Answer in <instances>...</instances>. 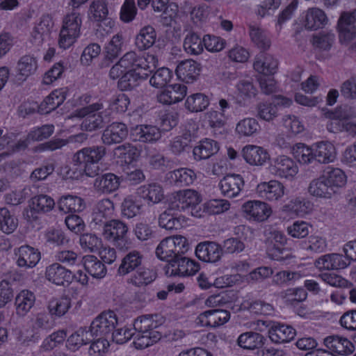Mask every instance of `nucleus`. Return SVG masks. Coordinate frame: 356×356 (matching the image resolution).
Returning a JSON list of instances; mask_svg holds the SVG:
<instances>
[{
  "label": "nucleus",
  "instance_id": "nucleus-1",
  "mask_svg": "<svg viewBox=\"0 0 356 356\" xmlns=\"http://www.w3.org/2000/svg\"><path fill=\"white\" fill-rule=\"evenodd\" d=\"M163 323V318L158 314L144 315L135 319V335L132 338L136 348L144 349L160 341L162 334L158 329Z\"/></svg>",
  "mask_w": 356,
  "mask_h": 356
},
{
  "label": "nucleus",
  "instance_id": "nucleus-2",
  "mask_svg": "<svg viewBox=\"0 0 356 356\" xmlns=\"http://www.w3.org/2000/svg\"><path fill=\"white\" fill-rule=\"evenodd\" d=\"M106 149L104 145L84 147L76 152L72 162L79 168L83 170L86 176L95 177L99 175L101 169L99 161L104 157Z\"/></svg>",
  "mask_w": 356,
  "mask_h": 356
},
{
  "label": "nucleus",
  "instance_id": "nucleus-3",
  "mask_svg": "<svg viewBox=\"0 0 356 356\" xmlns=\"http://www.w3.org/2000/svg\"><path fill=\"white\" fill-rule=\"evenodd\" d=\"M189 249L186 237L178 235L163 239L156 249V254L161 260L170 264L184 254Z\"/></svg>",
  "mask_w": 356,
  "mask_h": 356
},
{
  "label": "nucleus",
  "instance_id": "nucleus-4",
  "mask_svg": "<svg viewBox=\"0 0 356 356\" xmlns=\"http://www.w3.org/2000/svg\"><path fill=\"white\" fill-rule=\"evenodd\" d=\"M82 19L79 13L73 11L67 14L63 19L58 45L64 49L71 47L79 37Z\"/></svg>",
  "mask_w": 356,
  "mask_h": 356
},
{
  "label": "nucleus",
  "instance_id": "nucleus-5",
  "mask_svg": "<svg viewBox=\"0 0 356 356\" xmlns=\"http://www.w3.org/2000/svg\"><path fill=\"white\" fill-rule=\"evenodd\" d=\"M200 197L198 193L192 189L181 190L173 193L168 200V208L178 213L191 209V213L195 216H200L193 211L200 202Z\"/></svg>",
  "mask_w": 356,
  "mask_h": 356
},
{
  "label": "nucleus",
  "instance_id": "nucleus-6",
  "mask_svg": "<svg viewBox=\"0 0 356 356\" xmlns=\"http://www.w3.org/2000/svg\"><path fill=\"white\" fill-rule=\"evenodd\" d=\"M286 236L281 232L273 230L269 232L266 241V253L269 258L281 262L291 259L293 256L289 249L284 248Z\"/></svg>",
  "mask_w": 356,
  "mask_h": 356
},
{
  "label": "nucleus",
  "instance_id": "nucleus-7",
  "mask_svg": "<svg viewBox=\"0 0 356 356\" xmlns=\"http://www.w3.org/2000/svg\"><path fill=\"white\" fill-rule=\"evenodd\" d=\"M157 61L154 55H147V57L138 54L134 51L127 52L121 58L120 63L127 71H134L151 74L156 67Z\"/></svg>",
  "mask_w": 356,
  "mask_h": 356
},
{
  "label": "nucleus",
  "instance_id": "nucleus-8",
  "mask_svg": "<svg viewBox=\"0 0 356 356\" xmlns=\"http://www.w3.org/2000/svg\"><path fill=\"white\" fill-rule=\"evenodd\" d=\"M88 18L97 23L99 29H102L106 33H108L114 26V22L108 17V2L106 0H93L88 10Z\"/></svg>",
  "mask_w": 356,
  "mask_h": 356
},
{
  "label": "nucleus",
  "instance_id": "nucleus-9",
  "mask_svg": "<svg viewBox=\"0 0 356 356\" xmlns=\"http://www.w3.org/2000/svg\"><path fill=\"white\" fill-rule=\"evenodd\" d=\"M103 108L102 103L96 102L76 111L77 116L84 118L81 127L88 131L102 128L105 124L102 113H95Z\"/></svg>",
  "mask_w": 356,
  "mask_h": 356
},
{
  "label": "nucleus",
  "instance_id": "nucleus-10",
  "mask_svg": "<svg viewBox=\"0 0 356 356\" xmlns=\"http://www.w3.org/2000/svg\"><path fill=\"white\" fill-rule=\"evenodd\" d=\"M118 325V318L113 311L104 312L96 317L90 326L94 337H108Z\"/></svg>",
  "mask_w": 356,
  "mask_h": 356
},
{
  "label": "nucleus",
  "instance_id": "nucleus-11",
  "mask_svg": "<svg viewBox=\"0 0 356 356\" xmlns=\"http://www.w3.org/2000/svg\"><path fill=\"white\" fill-rule=\"evenodd\" d=\"M200 269L197 262L184 257V254L177 257L175 261L167 264L165 266V274L168 276L186 277L195 274Z\"/></svg>",
  "mask_w": 356,
  "mask_h": 356
},
{
  "label": "nucleus",
  "instance_id": "nucleus-12",
  "mask_svg": "<svg viewBox=\"0 0 356 356\" xmlns=\"http://www.w3.org/2000/svg\"><path fill=\"white\" fill-rule=\"evenodd\" d=\"M102 234L105 238L116 242L117 247L124 251L127 248L122 245L124 238L128 232L127 225L120 220H111L102 225Z\"/></svg>",
  "mask_w": 356,
  "mask_h": 356
},
{
  "label": "nucleus",
  "instance_id": "nucleus-13",
  "mask_svg": "<svg viewBox=\"0 0 356 356\" xmlns=\"http://www.w3.org/2000/svg\"><path fill=\"white\" fill-rule=\"evenodd\" d=\"M16 264L19 268H31L35 267L41 258L38 249L28 245H22L14 250Z\"/></svg>",
  "mask_w": 356,
  "mask_h": 356
},
{
  "label": "nucleus",
  "instance_id": "nucleus-14",
  "mask_svg": "<svg viewBox=\"0 0 356 356\" xmlns=\"http://www.w3.org/2000/svg\"><path fill=\"white\" fill-rule=\"evenodd\" d=\"M270 171L277 177L289 178L294 177L298 173V168L292 159L282 155L273 159Z\"/></svg>",
  "mask_w": 356,
  "mask_h": 356
},
{
  "label": "nucleus",
  "instance_id": "nucleus-15",
  "mask_svg": "<svg viewBox=\"0 0 356 356\" xmlns=\"http://www.w3.org/2000/svg\"><path fill=\"white\" fill-rule=\"evenodd\" d=\"M244 186L242 176L237 174H229L219 182L218 187L225 197L233 198L238 196Z\"/></svg>",
  "mask_w": 356,
  "mask_h": 356
},
{
  "label": "nucleus",
  "instance_id": "nucleus-16",
  "mask_svg": "<svg viewBox=\"0 0 356 356\" xmlns=\"http://www.w3.org/2000/svg\"><path fill=\"white\" fill-rule=\"evenodd\" d=\"M127 136V126L124 123L115 122L104 130L102 141L106 145H112L122 143Z\"/></svg>",
  "mask_w": 356,
  "mask_h": 356
},
{
  "label": "nucleus",
  "instance_id": "nucleus-17",
  "mask_svg": "<svg viewBox=\"0 0 356 356\" xmlns=\"http://www.w3.org/2000/svg\"><path fill=\"white\" fill-rule=\"evenodd\" d=\"M54 28V23L52 17L49 15H42L32 31L33 43L40 46L44 42L49 40Z\"/></svg>",
  "mask_w": 356,
  "mask_h": 356
},
{
  "label": "nucleus",
  "instance_id": "nucleus-18",
  "mask_svg": "<svg viewBox=\"0 0 356 356\" xmlns=\"http://www.w3.org/2000/svg\"><path fill=\"white\" fill-rule=\"evenodd\" d=\"M45 277L56 285L65 286L72 282L73 273L59 263H54L46 268Z\"/></svg>",
  "mask_w": 356,
  "mask_h": 356
},
{
  "label": "nucleus",
  "instance_id": "nucleus-19",
  "mask_svg": "<svg viewBox=\"0 0 356 356\" xmlns=\"http://www.w3.org/2000/svg\"><path fill=\"white\" fill-rule=\"evenodd\" d=\"M339 40L348 42L356 37V9L352 13H343L338 22Z\"/></svg>",
  "mask_w": 356,
  "mask_h": 356
},
{
  "label": "nucleus",
  "instance_id": "nucleus-20",
  "mask_svg": "<svg viewBox=\"0 0 356 356\" xmlns=\"http://www.w3.org/2000/svg\"><path fill=\"white\" fill-rule=\"evenodd\" d=\"M316 267L324 270H341L350 264L347 256L332 253L320 257L315 261Z\"/></svg>",
  "mask_w": 356,
  "mask_h": 356
},
{
  "label": "nucleus",
  "instance_id": "nucleus-21",
  "mask_svg": "<svg viewBox=\"0 0 356 356\" xmlns=\"http://www.w3.org/2000/svg\"><path fill=\"white\" fill-rule=\"evenodd\" d=\"M242 209L250 218L260 222L267 220L272 213L268 204L259 200L248 201L243 204Z\"/></svg>",
  "mask_w": 356,
  "mask_h": 356
},
{
  "label": "nucleus",
  "instance_id": "nucleus-22",
  "mask_svg": "<svg viewBox=\"0 0 356 356\" xmlns=\"http://www.w3.org/2000/svg\"><path fill=\"white\" fill-rule=\"evenodd\" d=\"M195 254L200 260L214 263L221 258L222 248L216 242L204 241L197 245Z\"/></svg>",
  "mask_w": 356,
  "mask_h": 356
},
{
  "label": "nucleus",
  "instance_id": "nucleus-23",
  "mask_svg": "<svg viewBox=\"0 0 356 356\" xmlns=\"http://www.w3.org/2000/svg\"><path fill=\"white\" fill-rule=\"evenodd\" d=\"M143 254L138 250H134L124 254L118 269L120 276H125L138 269L143 263Z\"/></svg>",
  "mask_w": 356,
  "mask_h": 356
},
{
  "label": "nucleus",
  "instance_id": "nucleus-24",
  "mask_svg": "<svg viewBox=\"0 0 356 356\" xmlns=\"http://www.w3.org/2000/svg\"><path fill=\"white\" fill-rule=\"evenodd\" d=\"M258 195L269 201H276L283 197L284 194V186L276 180H271L268 182H262L257 187Z\"/></svg>",
  "mask_w": 356,
  "mask_h": 356
},
{
  "label": "nucleus",
  "instance_id": "nucleus-25",
  "mask_svg": "<svg viewBox=\"0 0 356 356\" xmlns=\"http://www.w3.org/2000/svg\"><path fill=\"white\" fill-rule=\"evenodd\" d=\"M229 318L230 314L228 311L216 309L200 314L198 320L203 326L216 327L227 322Z\"/></svg>",
  "mask_w": 356,
  "mask_h": 356
},
{
  "label": "nucleus",
  "instance_id": "nucleus-26",
  "mask_svg": "<svg viewBox=\"0 0 356 356\" xmlns=\"http://www.w3.org/2000/svg\"><path fill=\"white\" fill-rule=\"evenodd\" d=\"M175 72L183 81L193 83L200 75V65L191 59L185 60L179 63Z\"/></svg>",
  "mask_w": 356,
  "mask_h": 356
},
{
  "label": "nucleus",
  "instance_id": "nucleus-27",
  "mask_svg": "<svg viewBox=\"0 0 356 356\" xmlns=\"http://www.w3.org/2000/svg\"><path fill=\"white\" fill-rule=\"evenodd\" d=\"M187 88L176 83L167 86L158 96L157 99L163 104H172L181 101L186 95Z\"/></svg>",
  "mask_w": 356,
  "mask_h": 356
},
{
  "label": "nucleus",
  "instance_id": "nucleus-28",
  "mask_svg": "<svg viewBox=\"0 0 356 356\" xmlns=\"http://www.w3.org/2000/svg\"><path fill=\"white\" fill-rule=\"evenodd\" d=\"M296 335V330L291 325L273 323L268 330L270 340L275 343L289 342Z\"/></svg>",
  "mask_w": 356,
  "mask_h": 356
},
{
  "label": "nucleus",
  "instance_id": "nucleus-29",
  "mask_svg": "<svg viewBox=\"0 0 356 356\" xmlns=\"http://www.w3.org/2000/svg\"><path fill=\"white\" fill-rule=\"evenodd\" d=\"M114 213V204L108 199L99 200L94 208L92 221L96 225L102 226L106 222L108 218H111Z\"/></svg>",
  "mask_w": 356,
  "mask_h": 356
},
{
  "label": "nucleus",
  "instance_id": "nucleus-30",
  "mask_svg": "<svg viewBox=\"0 0 356 356\" xmlns=\"http://www.w3.org/2000/svg\"><path fill=\"white\" fill-rule=\"evenodd\" d=\"M134 140L141 143H154L161 137L160 129L152 125L140 124L131 131Z\"/></svg>",
  "mask_w": 356,
  "mask_h": 356
},
{
  "label": "nucleus",
  "instance_id": "nucleus-31",
  "mask_svg": "<svg viewBox=\"0 0 356 356\" xmlns=\"http://www.w3.org/2000/svg\"><path fill=\"white\" fill-rule=\"evenodd\" d=\"M266 341V338L260 333L249 331L241 334L237 340V345L248 350L261 349Z\"/></svg>",
  "mask_w": 356,
  "mask_h": 356
},
{
  "label": "nucleus",
  "instance_id": "nucleus-32",
  "mask_svg": "<svg viewBox=\"0 0 356 356\" xmlns=\"http://www.w3.org/2000/svg\"><path fill=\"white\" fill-rule=\"evenodd\" d=\"M166 179L177 187H184L193 184L196 179L195 172L189 168H181L168 172Z\"/></svg>",
  "mask_w": 356,
  "mask_h": 356
},
{
  "label": "nucleus",
  "instance_id": "nucleus-33",
  "mask_svg": "<svg viewBox=\"0 0 356 356\" xmlns=\"http://www.w3.org/2000/svg\"><path fill=\"white\" fill-rule=\"evenodd\" d=\"M56 206L58 211L64 214L80 212L85 208L84 200L76 195H62L57 200Z\"/></svg>",
  "mask_w": 356,
  "mask_h": 356
},
{
  "label": "nucleus",
  "instance_id": "nucleus-34",
  "mask_svg": "<svg viewBox=\"0 0 356 356\" xmlns=\"http://www.w3.org/2000/svg\"><path fill=\"white\" fill-rule=\"evenodd\" d=\"M242 156L250 165H262L269 159L268 153L262 147L255 145H247L242 149Z\"/></svg>",
  "mask_w": 356,
  "mask_h": 356
},
{
  "label": "nucleus",
  "instance_id": "nucleus-35",
  "mask_svg": "<svg viewBox=\"0 0 356 356\" xmlns=\"http://www.w3.org/2000/svg\"><path fill=\"white\" fill-rule=\"evenodd\" d=\"M314 161L328 163L335 159V147L330 142H320L312 145Z\"/></svg>",
  "mask_w": 356,
  "mask_h": 356
},
{
  "label": "nucleus",
  "instance_id": "nucleus-36",
  "mask_svg": "<svg viewBox=\"0 0 356 356\" xmlns=\"http://www.w3.org/2000/svg\"><path fill=\"white\" fill-rule=\"evenodd\" d=\"M120 184L119 177L113 173H106L95 179L94 187L97 191L108 194L115 191Z\"/></svg>",
  "mask_w": 356,
  "mask_h": 356
},
{
  "label": "nucleus",
  "instance_id": "nucleus-37",
  "mask_svg": "<svg viewBox=\"0 0 356 356\" xmlns=\"http://www.w3.org/2000/svg\"><path fill=\"white\" fill-rule=\"evenodd\" d=\"M220 149L217 141L205 138L199 142L198 145L193 148V156L196 161L207 159L216 154Z\"/></svg>",
  "mask_w": 356,
  "mask_h": 356
},
{
  "label": "nucleus",
  "instance_id": "nucleus-38",
  "mask_svg": "<svg viewBox=\"0 0 356 356\" xmlns=\"http://www.w3.org/2000/svg\"><path fill=\"white\" fill-rule=\"evenodd\" d=\"M29 206L31 217L34 218L35 213H45L51 211L56 202L51 197L42 194L32 197Z\"/></svg>",
  "mask_w": 356,
  "mask_h": 356
},
{
  "label": "nucleus",
  "instance_id": "nucleus-39",
  "mask_svg": "<svg viewBox=\"0 0 356 356\" xmlns=\"http://www.w3.org/2000/svg\"><path fill=\"white\" fill-rule=\"evenodd\" d=\"M156 277L157 273L154 269L144 267L142 265L133 273L128 280V282L137 287H142L151 284Z\"/></svg>",
  "mask_w": 356,
  "mask_h": 356
},
{
  "label": "nucleus",
  "instance_id": "nucleus-40",
  "mask_svg": "<svg viewBox=\"0 0 356 356\" xmlns=\"http://www.w3.org/2000/svg\"><path fill=\"white\" fill-rule=\"evenodd\" d=\"M65 99V95L63 90H55L36 107L38 109V112L41 114H48L60 106Z\"/></svg>",
  "mask_w": 356,
  "mask_h": 356
},
{
  "label": "nucleus",
  "instance_id": "nucleus-41",
  "mask_svg": "<svg viewBox=\"0 0 356 356\" xmlns=\"http://www.w3.org/2000/svg\"><path fill=\"white\" fill-rule=\"evenodd\" d=\"M150 74L134 71H127L118 81V86L121 90H132L141 81L147 79Z\"/></svg>",
  "mask_w": 356,
  "mask_h": 356
},
{
  "label": "nucleus",
  "instance_id": "nucleus-42",
  "mask_svg": "<svg viewBox=\"0 0 356 356\" xmlns=\"http://www.w3.org/2000/svg\"><path fill=\"white\" fill-rule=\"evenodd\" d=\"M35 302V296L32 291L22 290L15 298L16 314L19 316H24L33 307Z\"/></svg>",
  "mask_w": 356,
  "mask_h": 356
},
{
  "label": "nucleus",
  "instance_id": "nucleus-43",
  "mask_svg": "<svg viewBox=\"0 0 356 356\" xmlns=\"http://www.w3.org/2000/svg\"><path fill=\"white\" fill-rule=\"evenodd\" d=\"M38 68L36 58L31 55H25L19 58L17 64L18 79L24 81L33 74Z\"/></svg>",
  "mask_w": 356,
  "mask_h": 356
},
{
  "label": "nucleus",
  "instance_id": "nucleus-44",
  "mask_svg": "<svg viewBox=\"0 0 356 356\" xmlns=\"http://www.w3.org/2000/svg\"><path fill=\"white\" fill-rule=\"evenodd\" d=\"M327 22L323 10L317 8H309L305 15V26L307 29L316 30L322 28Z\"/></svg>",
  "mask_w": 356,
  "mask_h": 356
},
{
  "label": "nucleus",
  "instance_id": "nucleus-45",
  "mask_svg": "<svg viewBox=\"0 0 356 356\" xmlns=\"http://www.w3.org/2000/svg\"><path fill=\"white\" fill-rule=\"evenodd\" d=\"M184 217L169 208L161 213L159 217V225L166 230H177L182 227Z\"/></svg>",
  "mask_w": 356,
  "mask_h": 356
},
{
  "label": "nucleus",
  "instance_id": "nucleus-46",
  "mask_svg": "<svg viewBox=\"0 0 356 356\" xmlns=\"http://www.w3.org/2000/svg\"><path fill=\"white\" fill-rule=\"evenodd\" d=\"M94 340V337L90 330L79 328L72 334L66 341V347L72 351H76L83 345H86Z\"/></svg>",
  "mask_w": 356,
  "mask_h": 356
},
{
  "label": "nucleus",
  "instance_id": "nucleus-47",
  "mask_svg": "<svg viewBox=\"0 0 356 356\" xmlns=\"http://www.w3.org/2000/svg\"><path fill=\"white\" fill-rule=\"evenodd\" d=\"M278 62L270 54L261 53L257 56L254 63L256 71L264 74H273L277 68Z\"/></svg>",
  "mask_w": 356,
  "mask_h": 356
},
{
  "label": "nucleus",
  "instance_id": "nucleus-48",
  "mask_svg": "<svg viewBox=\"0 0 356 356\" xmlns=\"http://www.w3.org/2000/svg\"><path fill=\"white\" fill-rule=\"evenodd\" d=\"M323 343L327 348V351L332 352L333 354H346L351 352L349 346H352L351 343L346 338L337 335H332L325 337Z\"/></svg>",
  "mask_w": 356,
  "mask_h": 356
},
{
  "label": "nucleus",
  "instance_id": "nucleus-49",
  "mask_svg": "<svg viewBox=\"0 0 356 356\" xmlns=\"http://www.w3.org/2000/svg\"><path fill=\"white\" fill-rule=\"evenodd\" d=\"M156 39V33L154 28L148 25L140 30L136 37L135 44L140 51H144L152 47Z\"/></svg>",
  "mask_w": 356,
  "mask_h": 356
},
{
  "label": "nucleus",
  "instance_id": "nucleus-50",
  "mask_svg": "<svg viewBox=\"0 0 356 356\" xmlns=\"http://www.w3.org/2000/svg\"><path fill=\"white\" fill-rule=\"evenodd\" d=\"M308 193L316 197L330 198L334 193L323 175L313 179L309 184Z\"/></svg>",
  "mask_w": 356,
  "mask_h": 356
},
{
  "label": "nucleus",
  "instance_id": "nucleus-51",
  "mask_svg": "<svg viewBox=\"0 0 356 356\" xmlns=\"http://www.w3.org/2000/svg\"><path fill=\"white\" fill-rule=\"evenodd\" d=\"M137 193L143 199L153 204L160 202L164 197L163 188L155 183L140 186L137 189Z\"/></svg>",
  "mask_w": 356,
  "mask_h": 356
},
{
  "label": "nucleus",
  "instance_id": "nucleus-52",
  "mask_svg": "<svg viewBox=\"0 0 356 356\" xmlns=\"http://www.w3.org/2000/svg\"><path fill=\"white\" fill-rule=\"evenodd\" d=\"M123 37L121 34H116L105 47V59L102 63L101 67H108L111 62L118 57L122 51Z\"/></svg>",
  "mask_w": 356,
  "mask_h": 356
},
{
  "label": "nucleus",
  "instance_id": "nucleus-53",
  "mask_svg": "<svg viewBox=\"0 0 356 356\" xmlns=\"http://www.w3.org/2000/svg\"><path fill=\"white\" fill-rule=\"evenodd\" d=\"M85 270L92 277L97 279L104 277L106 274L104 264L94 255H86L83 258Z\"/></svg>",
  "mask_w": 356,
  "mask_h": 356
},
{
  "label": "nucleus",
  "instance_id": "nucleus-54",
  "mask_svg": "<svg viewBox=\"0 0 356 356\" xmlns=\"http://www.w3.org/2000/svg\"><path fill=\"white\" fill-rule=\"evenodd\" d=\"M282 211L290 214L303 216L312 210V204L309 201L297 197L291 200L282 208Z\"/></svg>",
  "mask_w": 356,
  "mask_h": 356
},
{
  "label": "nucleus",
  "instance_id": "nucleus-55",
  "mask_svg": "<svg viewBox=\"0 0 356 356\" xmlns=\"http://www.w3.org/2000/svg\"><path fill=\"white\" fill-rule=\"evenodd\" d=\"M323 175L334 194L346 183V176L339 168H331Z\"/></svg>",
  "mask_w": 356,
  "mask_h": 356
},
{
  "label": "nucleus",
  "instance_id": "nucleus-56",
  "mask_svg": "<svg viewBox=\"0 0 356 356\" xmlns=\"http://www.w3.org/2000/svg\"><path fill=\"white\" fill-rule=\"evenodd\" d=\"M203 38L195 32H189L184 40V49L190 54L199 55L204 49Z\"/></svg>",
  "mask_w": 356,
  "mask_h": 356
},
{
  "label": "nucleus",
  "instance_id": "nucleus-57",
  "mask_svg": "<svg viewBox=\"0 0 356 356\" xmlns=\"http://www.w3.org/2000/svg\"><path fill=\"white\" fill-rule=\"evenodd\" d=\"M304 250L310 254H320L327 249L326 239L321 236L311 235L307 241L301 243Z\"/></svg>",
  "mask_w": 356,
  "mask_h": 356
},
{
  "label": "nucleus",
  "instance_id": "nucleus-58",
  "mask_svg": "<svg viewBox=\"0 0 356 356\" xmlns=\"http://www.w3.org/2000/svg\"><path fill=\"white\" fill-rule=\"evenodd\" d=\"M312 145L307 146L304 143H297L292 148V154L299 163L309 164L314 161Z\"/></svg>",
  "mask_w": 356,
  "mask_h": 356
},
{
  "label": "nucleus",
  "instance_id": "nucleus-59",
  "mask_svg": "<svg viewBox=\"0 0 356 356\" xmlns=\"http://www.w3.org/2000/svg\"><path fill=\"white\" fill-rule=\"evenodd\" d=\"M142 204L132 195L125 197L121 204L122 214L127 218H131L141 212Z\"/></svg>",
  "mask_w": 356,
  "mask_h": 356
},
{
  "label": "nucleus",
  "instance_id": "nucleus-60",
  "mask_svg": "<svg viewBox=\"0 0 356 356\" xmlns=\"http://www.w3.org/2000/svg\"><path fill=\"white\" fill-rule=\"evenodd\" d=\"M185 105L186 108L191 112H200L208 107L209 100L205 95L195 93L187 97Z\"/></svg>",
  "mask_w": 356,
  "mask_h": 356
},
{
  "label": "nucleus",
  "instance_id": "nucleus-61",
  "mask_svg": "<svg viewBox=\"0 0 356 356\" xmlns=\"http://www.w3.org/2000/svg\"><path fill=\"white\" fill-rule=\"evenodd\" d=\"M71 307V299L67 296L54 298L49 301L48 309L51 315L60 317L63 316Z\"/></svg>",
  "mask_w": 356,
  "mask_h": 356
},
{
  "label": "nucleus",
  "instance_id": "nucleus-62",
  "mask_svg": "<svg viewBox=\"0 0 356 356\" xmlns=\"http://www.w3.org/2000/svg\"><path fill=\"white\" fill-rule=\"evenodd\" d=\"M17 219L7 208H0V230L6 234L13 232L17 227Z\"/></svg>",
  "mask_w": 356,
  "mask_h": 356
},
{
  "label": "nucleus",
  "instance_id": "nucleus-63",
  "mask_svg": "<svg viewBox=\"0 0 356 356\" xmlns=\"http://www.w3.org/2000/svg\"><path fill=\"white\" fill-rule=\"evenodd\" d=\"M186 14L190 15L191 20L194 23L204 21L209 13V7L205 4H199L195 6L186 3L184 7Z\"/></svg>",
  "mask_w": 356,
  "mask_h": 356
},
{
  "label": "nucleus",
  "instance_id": "nucleus-64",
  "mask_svg": "<svg viewBox=\"0 0 356 356\" xmlns=\"http://www.w3.org/2000/svg\"><path fill=\"white\" fill-rule=\"evenodd\" d=\"M250 36L252 42L262 50L268 49L270 46V40L266 33L259 27L250 26Z\"/></svg>",
  "mask_w": 356,
  "mask_h": 356
}]
</instances>
